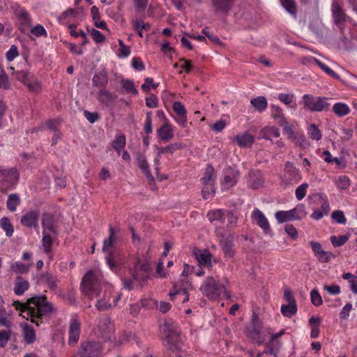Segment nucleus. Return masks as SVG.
Returning <instances> with one entry per match:
<instances>
[{
    "label": "nucleus",
    "mask_w": 357,
    "mask_h": 357,
    "mask_svg": "<svg viewBox=\"0 0 357 357\" xmlns=\"http://www.w3.org/2000/svg\"><path fill=\"white\" fill-rule=\"evenodd\" d=\"M13 306L20 310V315L30 320L37 326L43 324L45 319H48L57 312L56 308L48 301L47 297L43 296H35L29 298L26 303L15 301Z\"/></svg>",
    "instance_id": "nucleus-1"
},
{
    "label": "nucleus",
    "mask_w": 357,
    "mask_h": 357,
    "mask_svg": "<svg viewBox=\"0 0 357 357\" xmlns=\"http://www.w3.org/2000/svg\"><path fill=\"white\" fill-rule=\"evenodd\" d=\"M150 266L148 262H141L136 260L132 268L130 269V276L122 279L124 288L131 290L133 288L134 282H145L149 276Z\"/></svg>",
    "instance_id": "nucleus-2"
},
{
    "label": "nucleus",
    "mask_w": 357,
    "mask_h": 357,
    "mask_svg": "<svg viewBox=\"0 0 357 357\" xmlns=\"http://www.w3.org/2000/svg\"><path fill=\"white\" fill-rule=\"evenodd\" d=\"M101 276L96 271L90 270L82 279L81 290L90 299L100 296Z\"/></svg>",
    "instance_id": "nucleus-3"
},
{
    "label": "nucleus",
    "mask_w": 357,
    "mask_h": 357,
    "mask_svg": "<svg viewBox=\"0 0 357 357\" xmlns=\"http://www.w3.org/2000/svg\"><path fill=\"white\" fill-rule=\"evenodd\" d=\"M199 289L210 300H218L222 294L227 297L229 296L225 286L213 277H207Z\"/></svg>",
    "instance_id": "nucleus-4"
},
{
    "label": "nucleus",
    "mask_w": 357,
    "mask_h": 357,
    "mask_svg": "<svg viewBox=\"0 0 357 357\" xmlns=\"http://www.w3.org/2000/svg\"><path fill=\"white\" fill-rule=\"evenodd\" d=\"M160 331L165 335V340L167 342L169 348L172 350L178 349L181 337L177 324L172 320H166L160 326Z\"/></svg>",
    "instance_id": "nucleus-5"
},
{
    "label": "nucleus",
    "mask_w": 357,
    "mask_h": 357,
    "mask_svg": "<svg viewBox=\"0 0 357 357\" xmlns=\"http://www.w3.org/2000/svg\"><path fill=\"white\" fill-rule=\"evenodd\" d=\"M304 107L311 112L328 111L331 104L326 97L314 96L310 94H305L303 96Z\"/></svg>",
    "instance_id": "nucleus-6"
},
{
    "label": "nucleus",
    "mask_w": 357,
    "mask_h": 357,
    "mask_svg": "<svg viewBox=\"0 0 357 357\" xmlns=\"http://www.w3.org/2000/svg\"><path fill=\"white\" fill-rule=\"evenodd\" d=\"M307 215L305 206L303 204L289 211H279L275 214V217L278 223H283L287 221L298 220L304 218Z\"/></svg>",
    "instance_id": "nucleus-7"
},
{
    "label": "nucleus",
    "mask_w": 357,
    "mask_h": 357,
    "mask_svg": "<svg viewBox=\"0 0 357 357\" xmlns=\"http://www.w3.org/2000/svg\"><path fill=\"white\" fill-rule=\"evenodd\" d=\"M121 294L113 295V291L109 288L105 289L102 297L98 300L96 307L100 311H105L116 305Z\"/></svg>",
    "instance_id": "nucleus-8"
},
{
    "label": "nucleus",
    "mask_w": 357,
    "mask_h": 357,
    "mask_svg": "<svg viewBox=\"0 0 357 357\" xmlns=\"http://www.w3.org/2000/svg\"><path fill=\"white\" fill-rule=\"evenodd\" d=\"M192 284L186 279L181 280L180 282L174 284L173 289L169 291V296L170 299L173 301L176 296H183L181 299L182 303H185L189 300L188 290L192 289Z\"/></svg>",
    "instance_id": "nucleus-9"
},
{
    "label": "nucleus",
    "mask_w": 357,
    "mask_h": 357,
    "mask_svg": "<svg viewBox=\"0 0 357 357\" xmlns=\"http://www.w3.org/2000/svg\"><path fill=\"white\" fill-rule=\"evenodd\" d=\"M97 333L105 341H113L116 339L114 326L109 318H104L100 320L98 326Z\"/></svg>",
    "instance_id": "nucleus-10"
},
{
    "label": "nucleus",
    "mask_w": 357,
    "mask_h": 357,
    "mask_svg": "<svg viewBox=\"0 0 357 357\" xmlns=\"http://www.w3.org/2000/svg\"><path fill=\"white\" fill-rule=\"evenodd\" d=\"M261 323L258 316L257 314L253 313L251 325L247 329V336L256 342L262 343L264 340L261 335Z\"/></svg>",
    "instance_id": "nucleus-11"
},
{
    "label": "nucleus",
    "mask_w": 357,
    "mask_h": 357,
    "mask_svg": "<svg viewBox=\"0 0 357 357\" xmlns=\"http://www.w3.org/2000/svg\"><path fill=\"white\" fill-rule=\"evenodd\" d=\"M101 351V347L98 342L86 341L81 344L79 354L80 357H97Z\"/></svg>",
    "instance_id": "nucleus-12"
},
{
    "label": "nucleus",
    "mask_w": 357,
    "mask_h": 357,
    "mask_svg": "<svg viewBox=\"0 0 357 357\" xmlns=\"http://www.w3.org/2000/svg\"><path fill=\"white\" fill-rule=\"evenodd\" d=\"M104 252L106 255L105 259L107 264L112 271H116L119 266L123 263L121 253L117 249L107 250Z\"/></svg>",
    "instance_id": "nucleus-13"
},
{
    "label": "nucleus",
    "mask_w": 357,
    "mask_h": 357,
    "mask_svg": "<svg viewBox=\"0 0 357 357\" xmlns=\"http://www.w3.org/2000/svg\"><path fill=\"white\" fill-rule=\"evenodd\" d=\"M239 178V172L231 167H228L225 170L224 177L222 181V185L225 189H229L234 186Z\"/></svg>",
    "instance_id": "nucleus-14"
},
{
    "label": "nucleus",
    "mask_w": 357,
    "mask_h": 357,
    "mask_svg": "<svg viewBox=\"0 0 357 357\" xmlns=\"http://www.w3.org/2000/svg\"><path fill=\"white\" fill-rule=\"evenodd\" d=\"M40 216L39 211L32 210L24 214L20 219V223L22 226L31 228L38 227V219Z\"/></svg>",
    "instance_id": "nucleus-15"
},
{
    "label": "nucleus",
    "mask_w": 357,
    "mask_h": 357,
    "mask_svg": "<svg viewBox=\"0 0 357 357\" xmlns=\"http://www.w3.org/2000/svg\"><path fill=\"white\" fill-rule=\"evenodd\" d=\"M251 218L264 231L265 234L271 231L269 222L265 215L258 208H255L251 214Z\"/></svg>",
    "instance_id": "nucleus-16"
},
{
    "label": "nucleus",
    "mask_w": 357,
    "mask_h": 357,
    "mask_svg": "<svg viewBox=\"0 0 357 357\" xmlns=\"http://www.w3.org/2000/svg\"><path fill=\"white\" fill-rule=\"evenodd\" d=\"M99 102L106 107H112L117 99V96L106 89H101L97 93Z\"/></svg>",
    "instance_id": "nucleus-17"
},
{
    "label": "nucleus",
    "mask_w": 357,
    "mask_h": 357,
    "mask_svg": "<svg viewBox=\"0 0 357 357\" xmlns=\"http://www.w3.org/2000/svg\"><path fill=\"white\" fill-rule=\"evenodd\" d=\"M185 147V145L183 143L181 142H176L173 144H170L169 145L165 146V147H161L158 148V158L154 159V163L155 165V169L157 174L159 172V165H160V159L159 157L164 153H169L171 154H173L176 151L181 150Z\"/></svg>",
    "instance_id": "nucleus-18"
},
{
    "label": "nucleus",
    "mask_w": 357,
    "mask_h": 357,
    "mask_svg": "<svg viewBox=\"0 0 357 357\" xmlns=\"http://www.w3.org/2000/svg\"><path fill=\"white\" fill-rule=\"evenodd\" d=\"M310 245L314 255L317 257L319 261L326 263L335 257V255L332 252L324 251L319 243L311 241Z\"/></svg>",
    "instance_id": "nucleus-19"
},
{
    "label": "nucleus",
    "mask_w": 357,
    "mask_h": 357,
    "mask_svg": "<svg viewBox=\"0 0 357 357\" xmlns=\"http://www.w3.org/2000/svg\"><path fill=\"white\" fill-rule=\"evenodd\" d=\"M247 185L250 188L254 190L261 188L264 185L261 172L259 170H250L247 178Z\"/></svg>",
    "instance_id": "nucleus-20"
},
{
    "label": "nucleus",
    "mask_w": 357,
    "mask_h": 357,
    "mask_svg": "<svg viewBox=\"0 0 357 357\" xmlns=\"http://www.w3.org/2000/svg\"><path fill=\"white\" fill-rule=\"evenodd\" d=\"M0 176L3 182L13 185L19 180V172L15 168L5 169L0 166Z\"/></svg>",
    "instance_id": "nucleus-21"
},
{
    "label": "nucleus",
    "mask_w": 357,
    "mask_h": 357,
    "mask_svg": "<svg viewBox=\"0 0 357 357\" xmlns=\"http://www.w3.org/2000/svg\"><path fill=\"white\" fill-rule=\"evenodd\" d=\"M20 23V29L22 33H25L27 29L31 26L32 21L29 13L23 8H19L15 11Z\"/></svg>",
    "instance_id": "nucleus-22"
},
{
    "label": "nucleus",
    "mask_w": 357,
    "mask_h": 357,
    "mask_svg": "<svg viewBox=\"0 0 357 357\" xmlns=\"http://www.w3.org/2000/svg\"><path fill=\"white\" fill-rule=\"evenodd\" d=\"M81 324L77 319L71 320L69 326V338L68 344L70 346L75 345L80 335Z\"/></svg>",
    "instance_id": "nucleus-23"
},
{
    "label": "nucleus",
    "mask_w": 357,
    "mask_h": 357,
    "mask_svg": "<svg viewBox=\"0 0 357 357\" xmlns=\"http://www.w3.org/2000/svg\"><path fill=\"white\" fill-rule=\"evenodd\" d=\"M232 142L241 148L250 147L255 142V137L248 132H244L234 136Z\"/></svg>",
    "instance_id": "nucleus-24"
},
{
    "label": "nucleus",
    "mask_w": 357,
    "mask_h": 357,
    "mask_svg": "<svg viewBox=\"0 0 357 357\" xmlns=\"http://www.w3.org/2000/svg\"><path fill=\"white\" fill-rule=\"evenodd\" d=\"M157 134L158 137L163 142H167L174 137V130L172 125L167 119L158 130Z\"/></svg>",
    "instance_id": "nucleus-25"
},
{
    "label": "nucleus",
    "mask_w": 357,
    "mask_h": 357,
    "mask_svg": "<svg viewBox=\"0 0 357 357\" xmlns=\"http://www.w3.org/2000/svg\"><path fill=\"white\" fill-rule=\"evenodd\" d=\"M235 0H212V5L215 12L227 15L234 6Z\"/></svg>",
    "instance_id": "nucleus-26"
},
{
    "label": "nucleus",
    "mask_w": 357,
    "mask_h": 357,
    "mask_svg": "<svg viewBox=\"0 0 357 357\" xmlns=\"http://www.w3.org/2000/svg\"><path fill=\"white\" fill-rule=\"evenodd\" d=\"M220 245L223 251L225 258H233L235 255L234 244L230 237L223 238L220 242Z\"/></svg>",
    "instance_id": "nucleus-27"
},
{
    "label": "nucleus",
    "mask_w": 357,
    "mask_h": 357,
    "mask_svg": "<svg viewBox=\"0 0 357 357\" xmlns=\"http://www.w3.org/2000/svg\"><path fill=\"white\" fill-rule=\"evenodd\" d=\"M285 176L290 183H297L301 179L299 170L290 162H287L285 164Z\"/></svg>",
    "instance_id": "nucleus-28"
},
{
    "label": "nucleus",
    "mask_w": 357,
    "mask_h": 357,
    "mask_svg": "<svg viewBox=\"0 0 357 357\" xmlns=\"http://www.w3.org/2000/svg\"><path fill=\"white\" fill-rule=\"evenodd\" d=\"M42 227L43 229V231L46 232V231L48 230L52 233L55 237H56V225L53 215L48 213L43 214L42 219Z\"/></svg>",
    "instance_id": "nucleus-29"
},
{
    "label": "nucleus",
    "mask_w": 357,
    "mask_h": 357,
    "mask_svg": "<svg viewBox=\"0 0 357 357\" xmlns=\"http://www.w3.org/2000/svg\"><path fill=\"white\" fill-rule=\"evenodd\" d=\"M331 10L333 20L335 24L340 25V24L346 21L347 16L337 2L334 1L332 3Z\"/></svg>",
    "instance_id": "nucleus-30"
},
{
    "label": "nucleus",
    "mask_w": 357,
    "mask_h": 357,
    "mask_svg": "<svg viewBox=\"0 0 357 357\" xmlns=\"http://www.w3.org/2000/svg\"><path fill=\"white\" fill-rule=\"evenodd\" d=\"M109 237L103 241L102 252L116 249L115 245L117 242L118 237L114 228L112 225L109 226Z\"/></svg>",
    "instance_id": "nucleus-31"
},
{
    "label": "nucleus",
    "mask_w": 357,
    "mask_h": 357,
    "mask_svg": "<svg viewBox=\"0 0 357 357\" xmlns=\"http://www.w3.org/2000/svg\"><path fill=\"white\" fill-rule=\"evenodd\" d=\"M216 180V174L213 167L211 165H208L206 167L204 176L201 178L200 181L202 185H214Z\"/></svg>",
    "instance_id": "nucleus-32"
},
{
    "label": "nucleus",
    "mask_w": 357,
    "mask_h": 357,
    "mask_svg": "<svg viewBox=\"0 0 357 357\" xmlns=\"http://www.w3.org/2000/svg\"><path fill=\"white\" fill-rule=\"evenodd\" d=\"M93 86L105 89L108 83V75L105 70L96 73L92 79Z\"/></svg>",
    "instance_id": "nucleus-33"
},
{
    "label": "nucleus",
    "mask_w": 357,
    "mask_h": 357,
    "mask_svg": "<svg viewBox=\"0 0 357 357\" xmlns=\"http://www.w3.org/2000/svg\"><path fill=\"white\" fill-rule=\"evenodd\" d=\"M29 287V282L22 276H17L14 286V292L17 296L22 295Z\"/></svg>",
    "instance_id": "nucleus-34"
},
{
    "label": "nucleus",
    "mask_w": 357,
    "mask_h": 357,
    "mask_svg": "<svg viewBox=\"0 0 357 357\" xmlns=\"http://www.w3.org/2000/svg\"><path fill=\"white\" fill-rule=\"evenodd\" d=\"M41 280L43 282L45 283L48 288L52 291H54L57 288V278L50 273L46 272L43 273L41 275Z\"/></svg>",
    "instance_id": "nucleus-35"
},
{
    "label": "nucleus",
    "mask_w": 357,
    "mask_h": 357,
    "mask_svg": "<svg viewBox=\"0 0 357 357\" xmlns=\"http://www.w3.org/2000/svg\"><path fill=\"white\" fill-rule=\"evenodd\" d=\"M23 336L26 344H31L36 340V333L33 328L27 324L23 325Z\"/></svg>",
    "instance_id": "nucleus-36"
},
{
    "label": "nucleus",
    "mask_w": 357,
    "mask_h": 357,
    "mask_svg": "<svg viewBox=\"0 0 357 357\" xmlns=\"http://www.w3.org/2000/svg\"><path fill=\"white\" fill-rule=\"evenodd\" d=\"M131 23L140 38H143V31H148L151 28L149 23H145L142 20H132Z\"/></svg>",
    "instance_id": "nucleus-37"
},
{
    "label": "nucleus",
    "mask_w": 357,
    "mask_h": 357,
    "mask_svg": "<svg viewBox=\"0 0 357 357\" xmlns=\"http://www.w3.org/2000/svg\"><path fill=\"white\" fill-rule=\"evenodd\" d=\"M20 204V198L17 194L13 193L10 194L8 196L6 206L8 209L11 211L14 212L16 211L17 206H19Z\"/></svg>",
    "instance_id": "nucleus-38"
},
{
    "label": "nucleus",
    "mask_w": 357,
    "mask_h": 357,
    "mask_svg": "<svg viewBox=\"0 0 357 357\" xmlns=\"http://www.w3.org/2000/svg\"><path fill=\"white\" fill-rule=\"evenodd\" d=\"M333 111L337 116L342 117L350 112V109L345 103L337 102L333 105Z\"/></svg>",
    "instance_id": "nucleus-39"
},
{
    "label": "nucleus",
    "mask_w": 357,
    "mask_h": 357,
    "mask_svg": "<svg viewBox=\"0 0 357 357\" xmlns=\"http://www.w3.org/2000/svg\"><path fill=\"white\" fill-rule=\"evenodd\" d=\"M251 105L259 112H261L267 108V101L265 97L259 96L250 101Z\"/></svg>",
    "instance_id": "nucleus-40"
},
{
    "label": "nucleus",
    "mask_w": 357,
    "mask_h": 357,
    "mask_svg": "<svg viewBox=\"0 0 357 357\" xmlns=\"http://www.w3.org/2000/svg\"><path fill=\"white\" fill-rule=\"evenodd\" d=\"M31 264H24L19 261H16L11 264L10 268L12 271L17 274L26 273L29 271Z\"/></svg>",
    "instance_id": "nucleus-41"
},
{
    "label": "nucleus",
    "mask_w": 357,
    "mask_h": 357,
    "mask_svg": "<svg viewBox=\"0 0 357 357\" xmlns=\"http://www.w3.org/2000/svg\"><path fill=\"white\" fill-rule=\"evenodd\" d=\"M1 227L6 232L7 236L10 237L13 236L14 232V227L11 224L9 218L3 217L0 220Z\"/></svg>",
    "instance_id": "nucleus-42"
},
{
    "label": "nucleus",
    "mask_w": 357,
    "mask_h": 357,
    "mask_svg": "<svg viewBox=\"0 0 357 357\" xmlns=\"http://www.w3.org/2000/svg\"><path fill=\"white\" fill-rule=\"evenodd\" d=\"M280 135V130L276 127H267L263 130L262 138L271 140V137L278 138Z\"/></svg>",
    "instance_id": "nucleus-43"
},
{
    "label": "nucleus",
    "mask_w": 357,
    "mask_h": 357,
    "mask_svg": "<svg viewBox=\"0 0 357 357\" xmlns=\"http://www.w3.org/2000/svg\"><path fill=\"white\" fill-rule=\"evenodd\" d=\"M282 6L292 16L296 17L297 13L296 6L294 0H280Z\"/></svg>",
    "instance_id": "nucleus-44"
},
{
    "label": "nucleus",
    "mask_w": 357,
    "mask_h": 357,
    "mask_svg": "<svg viewBox=\"0 0 357 357\" xmlns=\"http://www.w3.org/2000/svg\"><path fill=\"white\" fill-rule=\"evenodd\" d=\"M225 212L226 211L220 209L210 211L208 213L207 217L211 222L219 220L221 222H223L225 219Z\"/></svg>",
    "instance_id": "nucleus-45"
},
{
    "label": "nucleus",
    "mask_w": 357,
    "mask_h": 357,
    "mask_svg": "<svg viewBox=\"0 0 357 357\" xmlns=\"http://www.w3.org/2000/svg\"><path fill=\"white\" fill-rule=\"evenodd\" d=\"M313 61L328 75L335 79H340V77L332 69H331L329 67L325 65L324 63H322L317 59H314Z\"/></svg>",
    "instance_id": "nucleus-46"
},
{
    "label": "nucleus",
    "mask_w": 357,
    "mask_h": 357,
    "mask_svg": "<svg viewBox=\"0 0 357 357\" xmlns=\"http://www.w3.org/2000/svg\"><path fill=\"white\" fill-rule=\"evenodd\" d=\"M282 314L287 317H291L297 312L296 304L282 305L281 307Z\"/></svg>",
    "instance_id": "nucleus-47"
},
{
    "label": "nucleus",
    "mask_w": 357,
    "mask_h": 357,
    "mask_svg": "<svg viewBox=\"0 0 357 357\" xmlns=\"http://www.w3.org/2000/svg\"><path fill=\"white\" fill-rule=\"evenodd\" d=\"M211 257L212 255L208 250H205L204 252L197 256V259L199 264L208 267H211Z\"/></svg>",
    "instance_id": "nucleus-48"
},
{
    "label": "nucleus",
    "mask_w": 357,
    "mask_h": 357,
    "mask_svg": "<svg viewBox=\"0 0 357 357\" xmlns=\"http://www.w3.org/2000/svg\"><path fill=\"white\" fill-rule=\"evenodd\" d=\"M126 144V136L124 135H121L116 137L115 140L113 141L112 146L113 149L116 151L119 154H120V150L124 149Z\"/></svg>",
    "instance_id": "nucleus-49"
},
{
    "label": "nucleus",
    "mask_w": 357,
    "mask_h": 357,
    "mask_svg": "<svg viewBox=\"0 0 357 357\" xmlns=\"http://www.w3.org/2000/svg\"><path fill=\"white\" fill-rule=\"evenodd\" d=\"M43 236L42 239L43 246L44 247L45 252L50 253L52 250L53 245V238L47 232L43 231Z\"/></svg>",
    "instance_id": "nucleus-50"
},
{
    "label": "nucleus",
    "mask_w": 357,
    "mask_h": 357,
    "mask_svg": "<svg viewBox=\"0 0 357 357\" xmlns=\"http://www.w3.org/2000/svg\"><path fill=\"white\" fill-rule=\"evenodd\" d=\"M307 132L310 137L316 141H319L321 138V132L314 123H311L307 128Z\"/></svg>",
    "instance_id": "nucleus-51"
},
{
    "label": "nucleus",
    "mask_w": 357,
    "mask_h": 357,
    "mask_svg": "<svg viewBox=\"0 0 357 357\" xmlns=\"http://www.w3.org/2000/svg\"><path fill=\"white\" fill-rule=\"evenodd\" d=\"M271 111L272 117L275 119H278L279 123L286 120L284 116L282 109L279 106L271 105Z\"/></svg>",
    "instance_id": "nucleus-52"
},
{
    "label": "nucleus",
    "mask_w": 357,
    "mask_h": 357,
    "mask_svg": "<svg viewBox=\"0 0 357 357\" xmlns=\"http://www.w3.org/2000/svg\"><path fill=\"white\" fill-rule=\"evenodd\" d=\"M25 86L30 91L33 93H39L42 89V85L37 79H30L29 82L26 83Z\"/></svg>",
    "instance_id": "nucleus-53"
},
{
    "label": "nucleus",
    "mask_w": 357,
    "mask_h": 357,
    "mask_svg": "<svg viewBox=\"0 0 357 357\" xmlns=\"http://www.w3.org/2000/svg\"><path fill=\"white\" fill-rule=\"evenodd\" d=\"M137 164L139 168L144 173L149 169V163L144 155L139 153L137 156Z\"/></svg>",
    "instance_id": "nucleus-54"
},
{
    "label": "nucleus",
    "mask_w": 357,
    "mask_h": 357,
    "mask_svg": "<svg viewBox=\"0 0 357 357\" xmlns=\"http://www.w3.org/2000/svg\"><path fill=\"white\" fill-rule=\"evenodd\" d=\"M349 239V236L341 235V236H332L330 238L331 242L334 247H340L343 245Z\"/></svg>",
    "instance_id": "nucleus-55"
},
{
    "label": "nucleus",
    "mask_w": 357,
    "mask_h": 357,
    "mask_svg": "<svg viewBox=\"0 0 357 357\" xmlns=\"http://www.w3.org/2000/svg\"><path fill=\"white\" fill-rule=\"evenodd\" d=\"M122 86L127 93H131L134 95L138 94V91L135 88L133 81L130 79H123Z\"/></svg>",
    "instance_id": "nucleus-56"
},
{
    "label": "nucleus",
    "mask_w": 357,
    "mask_h": 357,
    "mask_svg": "<svg viewBox=\"0 0 357 357\" xmlns=\"http://www.w3.org/2000/svg\"><path fill=\"white\" fill-rule=\"evenodd\" d=\"M335 185L339 189L346 190L350 186V181L347 176H341L335 181Z\"/></svg>",
    "instance_id": "nucleus-57"
},
{
    "label": "nucleus",
    "mask_w": 357,
    "mask_h": 357,
    "mask_svg": "<svg viewBox=\"0 0 357 357\" xmlns=\"http://www.w3.org/2000/svg\"><path fill=\"white\" fill-rule=\"evenodd\" d=\"M202 197L204 199H208V198L213 197L215 192L214 185H202Z\"/></svg>",
    "instance_id": "nucleus-58"
},
{
    "label": "nucleus",
    "mask_w": 357,
    "mask_h": 357,
    "mask_svg": "<svg viewBox=\"0 0 357 357\" xmlns=\"http://www.w3.org/2000/svg\"><path fill=\"white\" fill-rule=\"evenodd\" d=\"M119 45V54L118 56L119 57H127L130 54V48L129 46L126 45L123 43V41L121 39H119L118 40Z\"/></svg>",
    "instance_id": "nucleus-59"
},
{
    "label": "nucleus",
    "mask_w": 357,
    "mask_h": 357,
    "mask_svg": "<svg viewBox=\"0 0 357 357\" xmlns=\"http://www.w3.org/2000/svg\"><path fill=\"white\" fill-rule=\"evenodd\" d=\"M312 303L315 306H319L323 303V301L319 291L314 289L310 293Z\"/></svg>",
    "instance_id": "nucleus-60"
},
{
    "label": "nucleus",
    "mask_w": 357,
    "mask_h": 357,
    "mask_svg": "<svg viewBox=\"0 0 357 357\" xmlns=\"http://www.w3.org/2000/svg\"><path fill=\"white\" fill-rule=\"evenodd\" d=\"M15 78L18 81H20L22 83H23L24 85L31 79L29 77V73H28L27 71L19 70V71H17L15 73Z\"/></svg>",
    "instance_id": "nucleus-61"
},
{
    "label": "nucleus",
    "mask_w": 357,
    "mask_h": 357,
    "mask_svg": "<svg viewBox=\"0 0 357 357\" xmlns=\"http://www.w3.org/2000/svg\"><path fill=\"white\" fill-rule=\"evenodd\" d=\"M331 218L339 224H345L347 219L342 211H335L332 213Z\"/></svg>",
    "instance_id": "nucleus-62"
},
{
    "label": "nucleus",
    "mask_w": 357,
    "mask_h": 357,
    "mask_svg": "<svg viewBox=\"0 0 357 357\" xmlns=\"http://www.w3.org/2000/svg\"><path fill=\"white\" fill-rule=\"evenodd\" d=\"M280 125L283 126L284 132L289 139L294 138L296 133L294 132L292 126L286 120L280 123Z\"/></svg>",
    "instance_id": "nucleus-63"
},
{
    "label": "nucleus",
    "mask_w": 357,
    "mask_h": 357,
    "mask_svg": "<svg viewBox=\"0 0 357 357\" xmlns=\"http://www.w3.org/2000/svg\"><path fill=\"white\" fill-rule=\"evenodd\" d=\"M84 116L91 123H94L100 119V114L98 112H91L88 110L84 111Z\"/></svg>",
    "instance_id": "nucleus-64"
}]
</instances>
